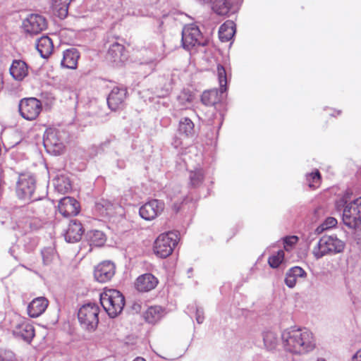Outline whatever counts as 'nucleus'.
Instances as JSON below:
<instances>
[{"instance_id":"1","label":"nucleus","mask_w":361,"mask_h":361,"mask_svg":"<svg viewBox=\"0 0 361 361\" xmlns=\"http://www.w3.org/2000/svg\"><path fill=\"white\" fill-rule=\"evenodd\" d=\"M284 349L293 354L303 355L312 351L316 347L313 334L306 329H289L281 334Z\"/></svg>"},{"instance_id":"2","label":"nucleus","mask_w":361,"mask_h":361,"mask_svg":"<svg viewBox=\"0 0 361 361\" xmlns=\"http://www.w3.org/2000/svg\"><path fill=\"white\" fill-rule=\"evenodd\" d=\"M345 247L344 241L336 235H324L312 250L314 257L318 259L328 255H336L343 252Z\"/></svg>"},{"instance_id":"3","label":"nucleus","mask_w":361,"mask_h":361,"mask_svg":"<svg viewBox=\"0 0 361 361\" xmlns=\"http://www.w3.org/2000/svg\"><path fill=\"white\" fill-rule=\"evenodd\" d=\"M100 302L109 317H115L122 312L125 299L118 290L109 289L101 293Z\"/></svg>"},{"instance_id":"4","label":"nucleus","mask_w":361,"mask_h":361,"mask_svg":"<svg viewBox=\"0 0 361 361\" xmlns=\"http://www.w3.org/2000/svg\"><path fill=\"white\" fill-rule=\"evenodd\" d=\"M99 308L98 305L88 303L82 305L78 313L80 324L88 331H94L99 323Z\"/></svg>"},{"instance_id":"5","label":"nucleus","mask_w":361,"mask_h":361,"mask_svg":"<svg viewBox=\"0 0 361 361\" xmlns=\"http://www.w3.org/2000/svg\"><path fill=\"white\" fill-rule=\"evenodd\" d=\"M177 242L178 237L176 233H162L155 240L154 252L157 256L165 258L172 253Z\"/></svg>"},{"instance_id":"6","label":"nucleus","mask_w":361,"mask_h":361,"mask_svg":"<svg viewBox=\"0 0 361 361\" xmlns=\"http://www.w3.org/2000/svg\"><path fill=\"white\" fill-rule=\"evenodd\" d=\"M343 221L350 228L356 227L361 221V197L343 207Z\"/></svg>"},{"instance_id":"7","label":"nucleus","mask_w":361,"mask_h":361,"mask_svg":"<svg viewBox=\"0 0 361 361\" xmlns=\"http://www.w3.org/2000/svg\"><path fill=\"white\" fill-rule=\"evenodd\" d=\"M182 42L183 47L187 49L196 45L204 46L206 44L199 27L195 24H189L183 27Z\"/></svg>"},{"instance_id":"8","label":"nucleus","mask_w":361,"mask_h":361,"mask_svg":"<svg viewBox=\"0 0 361 361\" xmlns=\"http://www.w3.org/2000/svg\"><path fill=\"white\" fill-rule=\"evenodd\" d=\"M18 109L23 118L28 121H33L37 118L41 112L42 104L40 101L36 98H25L20 100Z\"/></svg>"},{"instance_id":"9","label":"nucleus","mask_w":361,"mask_h":361,"mask_svg":"<svg viewBox=\"0 0 361 361\" xmlns=\"http://www.w3.org/2000/svg\"><path fill=\"white\" fill-rule=\"evenodd\" d=\"M35 189V179L30 174L23 173L19 176L16 185V193L19 198H31Z\"/></svg>"},{"instance_id":"10","label":"nucleus","mask_w":361,"mask_h":361,"mask_svg":"<svg viewBox=\"0 0 361 361\" xmlns=\"http://www.w3.org/2000/svg\"><path fill=\"white\" fill-rule=\"evenodd\" d=\"M13 334L16 338L30 343L35 336V329L28 321L18 318L13 326Z\"/></svg>"},{"instance_id":"11","label":"nucleus","mask_w":361,"mask_h":361,"mask_svg":"<svg viewBox=\"0 0 361 361\" xmlns=\"http://www.w3.org/2000/svg\"><path fill=\"white\" fill-rule=\"evenodd\" d=\"M164 209V204L157 200H152L140 208V215L145 220H152L161 214Z\"/></svg>"},{"instance_id":"12","label":"nucleus","mask_w":361,"mask_h":361,"mask_svg":"<svg viewBox=\"0 0 361 361\" xmlns=\"http://www.w3.org/2000/svg\"><path fill=\"white\" fill-rule=\"evenodd\" d=\"M47 27L44 17L37 14H31L23 21V28L27 33L34 35L40 32Z\"/></svg>"},{"instance_id":"13","label":"nucleus","mask_w":361,"mask_h":361,"mask_svg":"<svg viewBox=\"0 0 361 361\" xmlns=\"http://www.w3.org/2000/svg\"><path fill=\"white\" fill-rule=\"evenodd\" d=\"M115 265L110 261H104L99 264L94 272V278L100 283L110 281L115 274Z\"/></svg>"},{"instance_id":"14","label":"nucleus","mask_w":361,"mask_h":361,"mask_svg":"<svg viewBox=\"0 0 361 361\" xmlns=\"http://www.w3.org/2000/svg\"><path fill=\"white\" fill-rule=\"evenodd\" d=\"M59 211L64 217L75 216L79 212V203L73 197L62 198L58 205Z\"/></svg>"},{"instance_id":"15","label":"nucleus","mask_w":361,"mask_h":361,"mask_svg":"<svg viewBox=\"0 0 361 361\" xmlns=\"http://www.w3.org/2000/svg\"><path fill=\"white\" fill-rule=\"evenodd\" d=\"M44 145L47 150L52 151L55 154H60L64 149V145L59 138V133L54 130L47 133L44 139Z\"/></svg>"},{"instance_id":"16","label":"nucleus","mask_w":361,"mask_h":361,"mask_svg":"<svg viewBox=\"0 0 361 361\" xmlns=\"http://www.w3.org/2000/svg\"><path fill=\"white\" fill-rule=\"evenodd\" d=\"M158 284V279L152 274H145L137 277L135 288L140 292H149L154 289Z\"/></svg>"},{"instance_id":"17","label":"nucleus","mask_w":361,"mask_h":361,"mask_svg":"<svg viewBox=\"0 0 361 361\" xmlns=\"http://www.w3.org/2000/svg\"><path fill=\"white\" fill-rule=\"evenodd\" d=\"M126 96V90L125 89L114 87L109 94L107 103L109 107L116 111L123 106Z\"/></svg>"},{"instance_id":"18","label":"nucleus","mask_w":361,"mask_h":361,"mask_svg":"<svg viewBox=\"0 0 361 361\" xmlns=\"http://www.w3.org/2000/svg\"><path fill=\"white\" fill-rule=\"evenodd\" d=\"M83 233L82 226L76 220L71 221L65 233V239L68 243H75L81 239Z\"/></svg>"},{"instance_id":"19","label":"nucleus","mask_w":361,"mask_h":361,"mask_svg":"<svg viewBox=\"0 0 361 361\" xmlns=\"http://www.w3.org/2000/svg\"><path fill=\"white\" fill-rule=\"evenodd\" d=\"M48 300L44 297L35 298L27 307L30 317L35 318L40 316L47 308Z\"/></svg>"},{"instance_id":"20","label":"nucleus","mask_w":361,"mask_h":361,"mask_svg":"<svg viewBox=\"0 0 361 361\" xmlns=\"http://www.w3.org/2000/svg\"><path fill=\"white\" fill-rule=\"evenodd\" d=\"M9 71L12 77L16 80H22L28 73L27 64L21 60H14Z\"/></svg>"},{"instance_id":"21","label":"nucleus","mask_w":361,"mask_h":361,"mask_svg":"<svg viewBox=\"0 0 361 361\" xmlns=\"http://www.w3.org/2000/svg\"><path fill=\"white\" fill-rule=\"evenodd\" d=\"M36 48L42 58H48L52 53L54 45L51 39L48 36H42L36 43Z\"/></svg>"},{"instance_id":"22","label":"nucleus","mask_w":361,"mask_h":361,"mask_svg":"<svg viewBox=\"0 0 361 361\" xmlns=\"http://www.w3.org/2000/svg\"><path fill=\"white\" fill-rule=\"evenodd\" d=\"M79 59V54L78 51L74 49H67L63 53V58L61 61V65L67 68L75 69Z\"/></svg>"},{"instance_id":"23","label":"nucleus","mask_w":361,"mask_h":361,"mask_svg":"<svg viewBox=\"0 0 361 361\" xmlns=\"http://www.w3.org/2000/svg\"><path fill=\"white\" fill-rule=\"evenodd\" d=\"M73 0H52L51 8L55 15L63 19L68 15V6Z\"/></svg>"},{"instance_id":"24","label":"nucleus","mask_w":361,"mask_h":361,"mask_svg":"<svg viewBox=\"0 0 361 361\" xmlns=\"http://www.w3.org/2000/svg\"><path fill=\"white\" fill-rule=\"evenodd\" d=\"M235 32V24L228 20L221 25L219 30V39L222 42H228L232 39Z\"/></svg>"},{"instance_id":"25","label":"nucleus","mask_w":361,"mask_h":361,"mask_svg":"<svg viewBox=\"0 0 361 361\" xmlns=\"http://www.w3.org/2000/svg\"><path fill=\"white\" fill-rule=\"evenodd\" d=\"M164 315V310L159 306L150 307L144 314L146 322L154 324L158 322Z\"/></svg>"},{"instance_id":"26","label":"nucleus","mask_w":361,"mask_h":361,"mask_svg":"<svg viewBox=\"0 0 361 361\" xmlns=\"http://www.w3.org/2000/svg\"><path fill=\"white\" fill-rule=\"evenodd\" d=\"M217 90L205 91L202 95L201 100L207 106H214L219 103L221 99V95Z\"/></svg>"},{"instance_id":"27","label":"nucleus","mask_w":361,"mask_h":361,"mask_svg":"<svg viewBox=\"0 0 361 361\" xmlns=\"http://www.w3.org/2000/svg\"><path fill=\"white\" fill-rule=\"evenodd\" d=\"M54 185L56 190L61 193L68 192L71 189L69 179L63 175L58 176L54 179Z\"/></svg>"},{"instance_id":"28","label":"nucleus","mask_w":361,"mask_h":361,"mask_svg":"<svg viewBox=\"0 0 361 361\" xmlns=\"http://www.w3.org/2000/svg\"><path fill=\"white\" fill-rule=\"evenodd\" d=\"M263 341L266 348L270 350L275 349L279 342V339L276 333L272 331H267L264 332Z\"/></svg>"},{"instance_id":"29","label":"nucleus","mask_w":361,"mask_h":361,"mask_svg":"<svg viewBox=\"0 0 361 361\" xmlns=\"http://www.w3.org/2000/svg\"><path fill=\"white\" fill-rule=\"evenodd\" d=\"M124 47L117 42L114 43L109 47L107 56L114 61H122Z\"/></svg>"},{"instance_id":"30","label":"nucleus","mask_w":361,"mask_h":361,"mask_svg":"<svg viewBox=\"0 0 361 361\" xmlns=\"http://www.w3.org/2000/svg\"><path fill=\"white\" fill-rule=\"evenodd\" d=\"M179 131L186 137L192 136L195 134L193 122L188 118H182L179 123Z\"/></svg>"},{"instance_id":"31","label":"nucleus","mask_w":361,"mask_h":361,"mask_svg":"<svg viewBox=\"0 0 361 361\" xmlns=\"http://www.w3.org/2000/svg\"><path fill=\"white\" fill-rule=\"evenodd\" d=\"M90 240L91 245L100 247L106 242V237L103 232L100 231H94L90 234Z\"/></svg>"},{"instance_id":"32","label":"nucleus","mask_w":361,"mask_h":361,"mask_svg":"<svg viewBox=\"0 0 361 361\" xmlns=\"http://www.w3.org/2000/svg\"><path fill=\"white\" fill-rule=\"evenodd\" d=\"M204 179V174L202 169H197L190 172V183L193 186H197L201 184Z\"/></svg>"},{"instance_id":"33","label":"nucleus","mask_w":361,"mask_h":361,"mask_svg":"<svg viewBox=\"0 0 361 361\" xmlns=\"http://www.w3.org/2000/svg\"><path fill=\"white\" fill-rule=\"evenodd\" d=\"M96 209L102 214H109L113 209V204L106 200H102L96 204Z\"/></svg>"},{"instance_id":"34","label":"nucleus","mask_w":361,"mask_h":361,"mask_svg":"<svg viewBox=\"0 0 361 361\" xmlns=\"http://www.w3.org/2000/svg\"><path fill=\"white\" fill-rule=\"evenodd\" d=\"M308 185L311 188H316L320 183V173L318 171L308 174L306 177Z\"/></svg>"},{"instance_id":"35","label":"nucleus","mask_w":361,"mask_h":361,"mask_svg":"<svg viewBox=\"0 0 361 361\" xmlns=\"http://www.w3.org/2000/svg\"><path fill=\"white\" fill-rule=\"evenodd\" d=\"M284 258V252L283 250H279L276 253V255L271 256L269 259L268 262L269 265L273 268H277L281 263L283 262Z\"/></svg>"},{"instance_id":"36","label":"nucleus","mask_w":361,"mask_h":361,"mask_svg":"<svg viewBox=\"0 0 361 361\" xmlns=\"http://www.w3.org/2000/svg\"><path fill=\"white\" fill-rule=\"evenodd\" d=\"M217 75H218V78H219V84H220V86H221V92H223V91H224L223 90V87L224 86H226V82H227V80H226V70L224 68V66L220 65V64H219L217 66Z\"/></svg>"},{"instance_id":"37","label":"nucleus","mask_w":361,"mask_h":361,"mask_svg":"<svg viewBox=\"0 0 361 361\" xmlns=\"http://www.w3.org/2000/svg\"><path fill=\"white\" fill-rule=\"evenodd\" d=\"M337 224V220L334 217H328L325 221L317 228V230L322 232L325 230L331 228Z\"/></svg>"},{"instance_id":"38","label":"nucleus","mask_w":361,"mask_h":361,"mask_svg":"<svg viewBox=\"0 0 361 361\" xmlns=\"http://www.w3.org/2000/svg\"><path fill=\"white\" fill-rule=\"evenodd\" d=\"M290 274H291L293 277L298 278H304L306 276L307 274L303 269L300 267H294L289 269L288 271Z\"/></svg>"},{"instance_id":"39","label":"nucleus","mask_w":361,"mask_h":361,"mask_svg":"<svg viewBox=\"0 0 361 361\" xmlns=\"http://www.w3.org/2000/svg\"><path fill=\"white\" fill-rule=\"evenodd\" d=\"M298 240V238L295 235L288 236L283 239L284 248L286 250L289 251V247H291L293 245L296 244Z\"/></svg>"},{"instance_id":"40","label":"nucleus","mask_w":361,"mask_h":361,"mask_svg":"<svg viewBox=\"0 0 361 361\" xmlns=\"http://www.w3.org/2000/svg\"><path fill=\"white\" fill-rule=\"evenodd\" d=\"M352 195V192H347L343 196L341 200L336 202V207L337 209H340L343 207L345 205L348 204V201L350 199Z\"/></svg>"},{"instance_id":"41","label":"nucleus","mask_w":361,"mask_h":361,"mask_svg":"<svg viewBox=\"0 0 361 361\" xmlns=\"http://www.w3.org/2000/svg\"><path fill=\"white\" fill-rule=\"evenodd\" d=\"M296 282L297 279L293 277L288 272H287L285 279V283L286 284V286L289 288H293L295 286Z\"/></svg>"},{"instance_id":"42","label":"nucleus","mask_w":361,"mask_h":361,"mask_svg":"<svg viewBox=\"0 0 361 361\" xmlns=\"http://www.w3.org/2000/svg\"><path fill=\"white\" fill-rule=\"evenodd\" d=\"M355 228V239L358 244H361V221L357 223V226L354 227Z\"/></svg>"},{"instance_id":"43","label":"nucleus","mask_w":361,"mask_h":361,"mask_svg":"<svg viewBox=\"0 0 361 361\" xmlns=\"http://www.w3.org/2000/svg\"><path fill=\"white\" fill-rule=\"evenodd\" d=\"M196 320L199 324H202L204 320L202 312H200L199 310H197L196 312Z\"/></svg>"},{"instance_id":"44","label":"nucleus","mask_w":361,"mask_h":361,"mask_svg":"<svg viewBox=\"0 0 361 361\" xmlns=\"http://www.w3.org/2000/svg\"><path fill=\"white\" fill-rule=\"evenodd\" d=\"M353 361H361V348L357 351L353 357Z\"/></svg>"},{"instance_id":"45","label":"nucleus","mask_w":361,"mask_h":361,"mask_svg":"<svg viewBox=\"0 0 361 361\" xmlns=\"http://www.w3.org/2000/svg\"><path fill=\"white\" fill-rule=\"evenodd\" d=\"M133 361H146L144 358L137 357Z\"/></svg>"},{"instance_id":"46","label":"nucleus","mask_w":361,"mask_h":361,"mask_svg":"<svg viewBox=\"0 0 361 361\" xmlns=\"http://www.w3.org/2000/svg\"><path fill=\"white\" fill-rule=\"evenodd\" d=\"M317 361H325V360H324V359H319V360H318Z\"/></svg>"}]
</instances>
